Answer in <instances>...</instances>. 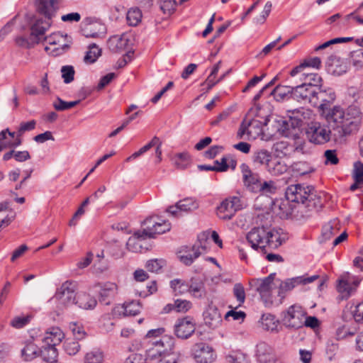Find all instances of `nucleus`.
I'll list each match as a JSON object with an SVG mask.
<instances>
[{"label":"nucleus","mask_w":363,"mask_h":363,"mask_svg":"<svg viewBox=\"0 0 363 363\" xmlns=\"http://www.w3.org/2000/svg\"><path fill=\"white\" fill-rule=\"evenodd\" d=\"M192 355L197 363H213L216 358L213 349L203 342L196 343L194 346Z\"/></svg>","instance_id":"9"},{"label":"nucleus","mask_w":363,"mask_h":363,"mask_svg":"<svg viewBox=\"0 0 363 363\" xmlns=\"http://www.w3.org/2000/svg\"><path fill=\"white\" fill-rule=\"evenodd\" d=\"M57 8V0H39L38 4V11L41 14H43L45 16L46 20L48 21H50L55 16Z\"/></svg>","instance_id":"25"},{"label":"nucleus","mask_w":363,"mask_h":363,"mask_svg":"<svg viewBox=\"0 0 363 363\" xmlns=\"http://www.w3.org/2000/svg\"><path fill=\"white\" fill-rule=\"evenodd\" d=\"M117 285L112 282H107L104 284L100 291V297L102 301L106 304H108L110 301L106 299L113 298L116 294Z\"/></svg>","instance_id":"37"},{"label":"nucleus","mask_w":363,"mask_h":363,"mask_svg":"<svg viewBox=\"0 0 363 363\" xmlns=\"http://www.w3.org/2000/svg\"><path fill=\"white\" fill-rule=\"evenodd\" d=\"M155 147V155L157 157L156 163H160L162 161V142L160 140L159 138L157 136H155L152 138V139L145 145L142 147L138 151L134 152L132 154L130 157H127L125 161L130 162L132 160H135L144 154L145 152H147L149 150H150L152 147Z\"/></svg>","instance_id":"18"},{"label":"nucleus","mask_w":363,"mask_h":363,"mask_svg":"<svg viewBox=\"0 0 363 363\" xmlns=\"http://www.w3.org/2000/svg\"><path fill=\"white\" fill-rule=\"evenodd\" d=\"M104 359V352L99 349H94L84 356V363H103Z\"/></svg>","instance_id":"44"},{"label":"nucleus","mask_w":363,"mask_h":363,"mask_svg":"<svg viewBox=\"0 0 363 363\" xmlns=\"http://www.w3.org/2000/svg\"><path fill=\"white\" fill-rule=\"evenodd\" d=\"M338 222L336 220H333L326 223L322 229V239L323 241L330 240L333 236L337 233Z\"/></svg>","instance_id":"40"},{"label":"nucleus","mask_w":363,"mask_h":363,"mask_svg":"<svg viewBox=\"0 0 363 363\" xmlns=\"http://www.w3.org/2000/svg\"><path fill=\"white\" fill-rule=\"evenodd\" d=\"M300 75V79L303 80V84H307L308 86H320L322 79L316 73H310L306 71L298 74Z\"/></svg>","instance_id":"38"},{"label":"nucleus","mask_w":363,"mask_h":363,"mask_svg":"<svg viewBox=\"0 0 363 363\" xmlns=\"http://www.w3.org/2000/svg\"><path fill=\"white\" fill-rule=\"evenodd\" d=\"M313 88L314 86H308V85L303 84L293 86L292 99L303 105L308 104L312 105Z\"/></svg>","instance_id":"14"},{"label":"nucleus","mask_w":363,"mask_h":363,"mask_svg":"<svg viewBox=\"0 0 363 363\" xmlns=\"http://www.w3.org/2000/svg\"><path fill=\"white\" fill-rule=\"evenodd\" d=\"M96 300L89 294L84 292L77 293L75 302L79 308L85 310H91L96 306Z\"/></svg>","instance_id":"28"},{"label":"nucleus","mask_w":363,"mask_h":363,"mask_svg":"<svg viewBox=\"0 0 363 363\" xmlns=\"http://www.w3.org/2000/svg\"><path fill=\"white\" fill-rule=\"evenodd\" d=\"M149 230L150 229L148 228H143V230L136 231L133 235L128 240L126 243L127 248L134 252H140L142 246L140 242L148 238L147 235H151L152 233Z\"/></svg>","instance_id":"23"},{"label":"nucleus","mask_w":363,"mask_h":363,"mask_svg":"<svg viewBox=\"0 0 363 363\" xmlns=\"http://www.w3.org/2000/svg\"><path fill=\"white\" fill-rule=\"evenodd\" d=\"M318 275H313L306 278H304L303 277H296L281 281L279 286L278 296L283 298H284L286 292L291 291L297 285L311 283L318 279Z\"/></svg>","instance_id":"11"},{"label":"nucleus","mask_w":363,"mask_h":363,"mask_svg":"<svg viewBox=\"0 0 363 363\" xmlns=\"http://www.w3.org/2000/svg\"><path fill=\"white\" fill-rule=\"evenodd\" d=\"M65 352L72 356L75 355L80 350V345L74 340H66L63 345Z\"/></svg>","instance_id":"50"},{"label":"nucleus","mask_w":363,"mask_h":363,"mask_svg":"<svg viewBox=\"0 0 363 363\" xmlns=\"http://www.w3.org/2000/svg\"><path fill=\"white\" fill-rule=\"evenodd\" d=\"M324 157L325 158V164L335 165L339 162V159L335 150H327L324 152Z\"/></svg>","instance_id":"59"},{"label":"nucleus","mask_w":363,"mask_h":363,"mask_svg":"<svg viewBox=\"0 0 363 363\" xmlns=\"http://www.w3.org/2000/svg\"><path fill=\"white\" fill-rule=\"evenodd\" d=\"M351 40H352V38H350V37L333 38V39H331V40H330L323 43L322 45L318 46L315 48V50L318 51V50H320L325 49V48H328L330 45H333V44L336 45V43H347V42H350Z\"/></svg>","instance_id":"58"},{"label":"nucleus","mask_w":363,"mask_h":363,"mask_svg":"<svg viewBox=\"0 0 363 363\" xmlns=\"http://www.w3.org/2000/svg\"><path fill=\"white\" fill-rule=\"evenodd\" d=\"M195 328L193 318L187 316L177 320L174 325V333L179 338L186 339L192 335Z\"/></svg>","instance_id":"15"},{"label":"nucleus","mask_w":363,"mask_h":363,"mask_svg":"<svg viewBox=\"0 0 363 363\" xmlns=\"http://www.w3.org/2000/svg\"><path fill=\"white\" fill-rule=\"evenodd\" d=\"M233 292L240 306L245 301V291L243 285L240 283L235 284L233 286Z\"/></svg>","instance_id":"51"},{"label":"nucleus","mask_w":363,"mask_h":363,"mask_svg":"<svg viewBox=\"0 0 363 363\" xmlns=\"http://www.w3.org/2000/svg\"><path fill=\"white\" fill-rule=\"evenodd\" d=\"M141 305L139 301H131L125 302L121 306H117L114 308V313L119 315L123 314L125 316L136 315L141 310Z\"/></svg>","instance_id":"26"},{"label":"nucleus","mask_w":363,"mask_h":363,"mask_svg":"<svg viewBox=\"0 0 363 363\" xmlns=\"http://www.w3.org/2000/svg\"><path fill=\"white\" fill-rule=\"evenodd\" d=\"M313 96H312V106L318 107L321 111V114L325 116L327 111H331L329 108L331 104L335 99V94L330 88L323 89L320 86H314Z\"/></svg>","instance_id":"5"},{"label":"nucleus","mask_w":363,"mask_h":363,"mask_svg":"<svg viewBox=\"0 0 363 363\" xmlns=\"http://www.w3.org/2000/svg\"><path fill=\"white\" fill-rule=\"evenodd\" d=\"M189 294L196 298H205L206 290L203 281L197 278H191L189 280Z\"/></svg>","instance_id":"29"},{"label":"nucleus","mask_w":363,"mask_h":363,"mask_svg":"<svg viewBox=\"0 0 363 363\" xmlns=\"http://www.w3.org/2000/svg\"><path fill=\"white\" fill-rule=\"evenodd\" d=\"M278 130L281 133L282 135L289 138L291 135H296L293 132L296 130V127L298 124V121H295L292 118L289 119L282 118L278 121Z\"/></svg>","instance_id":"31"},{"label":"nucleus","mask_w":363,"mask_h":363,"mask_svg":"<svg viewBox=\"0 0 363 363\" xmlns=\"http://www.w3.org/2000/svg\"><path fill=\"white\" fill-rule=\"evenodd\" d=\"M241 201L238 196H231L223 201L217 208V215L222 220H230L241 208Z\"/></svg>","instance_id":"8"},{"label":"nucleus","mask_w":363,"mask_h":363,"mask_svg":"<svg viewBox=\"0 0 363 363\" xmlns=\"http://www.w3.org/2000/svg\"><path fill=\"white\" fill-rule=\"evenodd\" d=\"M129 40L125 35H113L108 40V46L112 52H119L127 48Z\"/></svg>","instance_id":"30"},{"label":"nucleus","mask_w":363,"mask_h":363,"mask_svg":"<svg viewBox=\"0 0 363 363\" xmlns=\"http://www.w3.org/2000/svg\"><path fill=\"white\" fill-rule=\"evenodd\" d=\"M63 338L64 333L62 330L58 327H52L46 331L43 342L45 345L56 346L61 342Z\"/></svg>","instance_id":"27"},{"label":"nucleus","mask_w":363,"mask_h":363,"mask_svg":"<svg viewBox=\"0 0 363 363\" xmlns=\"http://www.w3.org/2000/svg\"><path fill=\"white\" fill-rule=\"evenodd\" d=\"M62 77L64 79V82L69 84L74 80L75 74L74 69L71 65L62 66L61 68Z\"/></svg>","instance_id":"52"},{"label":"nucleus","mask_w":363,"mask_h":363,"mask_svg":"<svg viewBox=\"0 0 363 363\" xmlns=\"http://www.w3.org/2000/svg\"><path fill=\"white\" fill-rule=\"evenodd\" d=\"M244 186L251 192L259 193L261 177L257 172H253L245 163L240 165Z\"/></svg>","instance_id":"10"},{"label":"nucleus","mask_w":363,"mask_h":363,"mask_svg":"<svg viewBox=\"0 0 363 363\" xmlns=\"http://www.w3.org/2000/svg\"><path fill=\"white\" fill-rule=\"evenodd\" d=\"M76 289V284L70 281H66L57 289L54 298L58 301L57 307L59 310L62 311L74 304Z\"/></svg>","instance_id":"6"},{"label":"nucleus","mask_w":363,"mask_h":363,"mask_svg":"<svg viewBox=\"0 0 363 363\" xmlns=\"http://www.w3.org/2000/svg\"><path fill=\"white\" fill-rule=\"evenodd\" d=\"M155 147V155L157 157L156 163H160L162 161V142L160 140L159 138L157 136H155L152 138V139L145 145L142 147L138 151L134 152L132 154L130 157H127L125 161L130 162L132 160H135L144 154L145 152H147L149 150H150L152 147Z\"/></svg>","instance_id":"19"},{"label":"nucleus","mask_w":363,"mask_h":363,"mask_svg":"<svg viewBox=\"0 0 363 363\" xmlns=\"http://www.w3.org/2000/svg\"><path fill=\"white\" fill-rule=\"evenodd\" d=\"M69 49V44H63L62 45H60L59 47H55L52 48L51 47H45V50L47 52H50L52 55L54 56H58L60 55L64 54Z\"/></svg>","instance_id":"63"},{"label":"nucleus","mask_w":363,"mask_h":363,"mask_svg":"<svg viewBox=\"0 0 363 363\" xmlns=\"http://www.w3.org/2000/svg\"><path fill=\"white\" fill-rule=\"evenodd\" d=\"M116 75L113 72L108 73L106 75L102 77L96 87V90L100 91L103 89L104 87L108 85L111 81L116 78Z\"/></svg>","instance_id":"62"},{"label":"nucleus","mask_w":363,"mask_h":363,"mask_svg":"<svg viewBox=\"0 0 363 363\" xmlns=\"http://www.w3.org/2000/svg\"><path fill=\"white\" fill-rule=\"evenodd\" d=\"M262 328L267 331H277L279 324L278 320L271 313L263 314L261 318Z\"/></svg>","instance_id":"36"},{"label":"nucleus","mask_w":363,"mask_h":363,"mask_svg":"<svg viewBox=\"0 0 363 363\" xmlns=\"http://www.w3.org/2000/svg\"><path fill=\"white\" fill-rule=\"evenodd\" d=\"M246 239L253 250L262 254L267 253V247L277 249L284 241L279 231L269 225L252 228L247 233Z\"/></svg>","instance_id":"3"},{"label":"nucleus","mask_w":363,"mask_h":363,"mask_svg":"<svg viewBox=\"0 0 363 363\" xmlns=\"http://www.w3.org/2000/svg\"><path fill=\"white\" fill-rule=\"evenodd\" d=\"M170 286L176 295L189 293V281H186L180 279H175L170 281Z\"/></svg>","instance_id":"43"},{"label":"nucleus","mask_w":363,"mask_h":363,"mask_svg":"<svg viewBox=\"0 0 363 363\" xmlns=\"http://www.w3.org/2000/svg\"><path fill=\"white\" fill-rule=\"evenodd\" d=\"M30 316H18L14 318L11 322V325L16 328H21L27 325L30 321Z\"/></svg>","instance_id":"64"},{"label":"nucleus","mask_w":363,"mask_h":363,"mask_svg":"<svg viewBox=\"0 0 363 363\" xmlns=\"http://www.w3.org/2000/svg\"><path fill=\"white\" fill-rule=\"evenodd\" d=\"M353 307L351 306V313L352 316L357 323H363V301L357 304Z\"/></svg>","instance_id":"55"},{"label":"nucleus","mask_w":363,"mask_h":363,"mask_svg":"<svg viewBox=\"0 0 363 363\" xmlns=\"http://www.w3.org/2000/svg\"><path fill=\"white\" fill-rule=\"evenodd\" d=\"M329 67L330 71L337 76H340L347 72L346 65L344 63L340 64L339 60L332 63Z\"/></svg>","instance_id":"57"},{"label":"nucleus","mask_w":363,"mask_h":363,"mask_svg":"<svg viewBox=\"0 0 363 363\" xmlns=\"http://www.w3.org/2000/svg\"><path fill=\"white\" fill-rule=\"evenodd\" d=\"M267 170L272 175L278 176L287 171V166L279 160L273 158Z\"/></svg>","instance_id":"42"},{"label":"nucleus","mask_w":363,"mask_h":363,"mask_svg":"<svg viewBox=\"0 0 363 363\" xmlns=\"http://www.w3.org/2000/svg\"><path fill=\"white\" fill-rule=\"evenodd\" d=\"M101 54V50L92 43L89 46V50L86 52L84 60L86 63H94Z\"/></svg>","instance_id":"45"},{"label":"nucleus","mask_w":363,"mask_h":363,"mask_svg":"<svg viewBox=\"0 0 363 363\" xmlns=\"http://www.w3.org/2000/svg\"><path fill=\"white\" fill-rule=\"evenodd\" d=\"M81 100L67 102L61 99L60 97L57 98L56 101L53 103V106L55 110L58 111H65L73 108L80 103Z\"/></svg>","instance_id":"48"},{"label":"nucleus","mask_w":363,"mask_h":363,"mask_svg":"<svg viewBox=\"0 0 363 363\" xmlns=\"http://www.w3.org/2000/svg\"><path fill=\"white\" fill-rule=\"evenodd\" d=\"M40 356V348L32 340L26 341L21 350V357L25 362H30Z\"/></svg>","instance_id":"24"},{"label":"nucleus","mask_w":363,"mask_h":363,"mask_svg":"<svg viewBox=\"0 0 363 363\" xmlns=\"http://www.w3.org/2000/svg\"><path fill=\"white\" fill-rule=\"evenodd\" d=\"M143 225L145 226L144 228L150 229L149 231L152 233L151 235H147L148 238H154L155 235L164 233L171 229V224L168 221L156 222L152 217L146 218Z\"/></svg>","instance_id":"20"},{"label":"nucleus","mask_w":363,"mask_h":363,"mask_svg":"<svg viewBox=\"0 0 363 363\" xmlns=\"http://www.w3.org/2000/svg\"><path fill=\"white\" fill-rule=\"evenodd\" d=\"M293 86L277 85L270 92L269 95L274 96L277 101H283L292 99Z\"/></svg>","instance_id":"32"},{"label":"nucleus","mask_w":363,"mask_h":363,"mask_svg":"<svg viewBox=\"0 0 363 363\" xmlns=\"http://www.w3.org/2000/svg\"><path fill=\"white\" fill-rule=\"evenodd\" d=\"M51 26L50 21L37 19L30 27V40L33 44H38L45 39V32Z\"/></svg>","instance_id":"12"},{"label":"nucleus","mask_w":363,"mask_h":363,"mask_svg":"<svg viewBox=\"0 0 363 363\" xmlns=\"http://www.w3.org/2000/svg\"><path fill=\"white\" fill-rule=\"evenodd\" d=\"M164 264L165 261L164 259H155L147 261L145 267L149 272L157 273Z\"/></svg>","instance_id":"53"},{"label":"nucleus","mask_w":363,"mask_h":363,"mask_svg":"<svg viewBox=\"0 0 363 363\" xmlns=\"http://www.w3.org/2000/svg\"><path fill=\"white\" fill-rule=\"evenodd\" d=\"M359 283L358 280H352L349 273H346L338 279L337 290L342 298H347L356 290Z\"/></svg>","instance_id":"13"},{"label":"nucleus","mask_w":363,"mask_h":363,"mask_svg":"<svg viewBox=\"0 0 363 363\" xmlns=\"http://www.w3.org/2000/svg\"><path fill=\"white\" fill-rule=\"evenodd\" d=\"M286 199L290 202L301 203L297 216L307 219L317 213L323 206L321 199L315 194L313 186L300 184L291 185L285 191Z\"/></svg>","instance_id":"2"},{"label":"nucleus","mask_w":363,"mask_h":363,"mask_svg":"<svg viewBox=\"0 0 363 363\" xmlns=\"http://www.w3.org/2000/svg\"><path fill=\"white\" fill-rule=\"evenodd\" d=\"M273 159L272 154L267 150H258L255 151L252 157L254 164L259 165H264L266 169L268 167L269 162Z\"/></svg>","instance_id":"33"},{"label":"nucleus","mask_w":363,"mask_h":363,"mask_svg":"<svg viewBox=\"0 0 363 363\" xmlns=\"http://www.w3.org/2000/svg\"><path fill=\"white\" fill-rule=\"evenodd\" d=\"M205 324L211 329L218 328L221 323L222 318L218 309L214 306H209L203 313Z\"/></svg>","instance_id":"22"},{"label":"nucleus","mask_w":363,"mask_h":363,"mask_svg":"<svg viewBox=\"0 0 363 363\" xmlns=\"http://www.w3.org/2000/svg\"><path fill=\"white\" fill-rule=\"evenodd\" d=\"M152 347L146 352V359L150 363H177L178 354L174 351V339L163 336L152 342Z\"/></svg>","instance_id":"4"},{"label":"nucleus","mask_w":363,"mask_h":363,"mask_svg":"<svg viewBox=\"0 0 363 363\" xmlns=\"http://www.w3.org/2000/svg\"><path fill=\"white\" fill-rule=\"evenodd\" d=\"M321 65V60L319 57H315L313 58L308 59L305 60L303 63L294 67L291 72L290 74L291 77H295L299 73L305 71L306 68L308 67H311L314 68H319Z\"/></svg>","instance_id":"34"},{"label":"nucleus","mask_w":363,"mask_h":363,"mask_svg":"<svg viewBox=\"0 0 363 363\" xmlns=\"http://www.w3.org/2000/svg\"><path fill=\"white\" fill-rule=\"evenodd\" d=\"M172 160L175 167L179 169H186L191 163V156L187 152L177 153Z\"/></svg>","instance_id":"39"},{"label":"nucleus","mask_w":363,"mask_h":363,"mask_svg":"<svg viewBox=\"0 0 363 363\" xmlns=\"http://www.w3.org/2000/svg\"><path fill=\"white\" fill-rule=\"evenodd\" d=\"M273 148L277 157H284L290 155L294 150V146L286 140L278 141L274 144Z\"/></svg>","instance_id":"41"},{"label":"nucleus","mask_w":363,"mask_h":363,"mask_svg":"<svg viewBox=\"0 0 363 363\" xmlns=\"http://www.w3.org/2000/svg\"><path fill=\"white\" fill-rule=\"evenodd\" d=\"M303 316L300 311H296L294 307H290L284 315V325L291 328L298 329L303 325Z\"/></svg>","instance_id":"21"},{"label":"nucleus","mask_w":363,"mask_h":363,"mask_svg":"<svg viewBox=\"0 0 363 363\" xmlns=\"http://www.w3.org/2000/svg\"><path fill=\"white\" fill-rule=\"evenodd\" d=\"M180 211H191L197 207L191 199H185L177 202Z\"/></svg>","instance_id":"60"},{"label":"nucleus","mask_w":363,"mask_h":363,"mask_svg":"<svg viewBox=\"0 0 363 363\" xmlns=\"http://www.w3.org/2000/svg\"><path fill=\"white\" fill-rule=\"evenodd\" d=\"M174 306L177 312L186 313L192 307V303L187 300L177 299L174 301Z\"/></svg>","instance_id":"56"},{"label":"nucleus","mask_w":363,"mask_h":363,"mask_svg":"<svg viewBox=\"0 0 363 363\" xmlns=\"http://www.w3.org/2000/svg\"><path fill=\"white\" fill-rule=\"evenodd\" d=\"M142 12L138 8H131L128 10L126 19L130 26H135L141 21Z\"/></svg>","instance_id":"46"},{"label":"nucleus","mask_w":363,"mask_h":363,"mask_svg":"<svg viewBox=\"0 0 363 363\" xmlns=\"http://www.w3.org/2000/svg\"><path fill=\"white\" fill-rule=\"evenodd\" d=\"M275 277V273H271L264 279H252L249 282L251 287L259 294L265 304L272 303V291L275 286L274 283Z\"/></svg>","instance_id":"7"},{"label":"nucleus","mask_w":363,"mask_h":363,"mask_svg":"<svg viewBox=\"0 0 363 363\" xmlns=\"http://www.w3.org/2000/svg\"><path fill=\"white\" fill-rule=\"evenodd\" d=\"M177 4L176 0H160V7L164 13L170 14L174 11Z\"/></svg>","instance_id":"54"},{"label":"nucleus","mask_w":363,"mask_h":363,"mask_svg":"<svg viewBox=\"0 0 363 363\" xmlns=\"http://www.w3.org/2000/svg\"><path fill=\"white\" fill-rule=\"evenodd\" d=\"M201 250H206V247L201 244L200 246L194 245L191 247H184L178 252L177 257L181 262L185 265L189 266L193 263L194 259L198 258L201 255L202 252Z\"/></svg>","instance_id":"16"},{"label":"nucleus","mask_w":363,"mask_h":363,"mask_svg":"<svg viewBox=\"0 0 363 363\" xmlns=\"http://www.w3.org/2000/svg\"><path fill=\"white\" fill-rule=\"evenodd\" d=\"M353 177L354 181L363 183V163L357 161L354 164Z\"/></svg>","instance_id":"61"},{"label":"nucleus","mask_w":363,"mask_h":363,"mask_svg":"<svg viewBox=\"0 0 363 363\" xmlns=\"http://www.w3.org/2000/svg\"><path fill=\"white\" fill-rule=\"evenodd\" d=\"M57 350L55 346L45 345L42 349H40V356L48 363H53L57 361Z\"/></svg>","instance_id":"35"},{"label":"nucleus","mask_w":363,"mask_h":363,"mask_svg":"<svg viewBox=\"0 0 363 363\" xmlns=\"http://www.w3.org/2000/svg\"><path fill=\"white\" fill-rule=\"evenodd\" d=\"M328 125L311 122L306 129L308 140L314 144L322 145L331 139L335 141L357 132L362 123V113L356 105L350 106L346 110L334 106L323 116Z\"/></svg>","instance_id":"1"},{"label":"nucleus","mask_w":363,"mask_h":363,"mask_svg":"<svg viewBox=\"0 0 363 363\" xmlns=\"http://www.w3.org/2000/svg\"><path fill=\"white\" fill-rule=\"evenodd\" d=\"M256 357L259 363H275L277 361L274 349L265 342L257 345Z\"/></svg>","instance_id":"17"},{"label":"nucleus","mask_w":363,"mask_h":363,"mask_svg":"<svg viewBox=\"0 0 363 363\" xmlns=\"http://www.w3.org/2000/svg\"><path fill=\"white\" fill-rule=\"evenodd\" d=\"M226 359L228 363H249L247 355L239 351L233 352Z\"/></svg>","instance_id":"49"},{"label":"nucleus","mask_w":363,"mask_h":363,"mask_svg":"<svg viewBox=\"0 0 363 363\" xmlns=\"http://www.w3.org/2000/svg\"><path fill=\"white\" fill-rule=\"evenodd\" d=\"M229 165L227 164V158L225 157H223L221 158V165L220 166H211L207 164H200L198 166V168L201 171H215V172H225L228 170Z\"/></svg>","instance_id":"47"}]
</instances>
